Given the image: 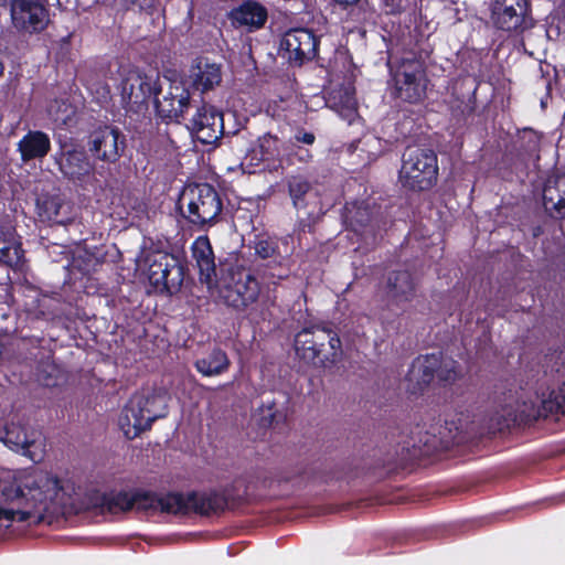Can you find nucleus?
Instances as JSON below:
<instances>
[{"instance_id":"f257e3e1","label":"nucleus","mask_w":565,"mask_h":565,"mask_svg":"<svg viewBox=\"0 0 565 565\" xmlns=\"http://www.w3.org/2000/svg\"><path fill=\"white\" fill-rule=\"evenodd\" d=\"M73 509L71 488L56 476L39 469L0 472V526L51 522Z\"/></svg>"},{"instance_id":"f03ea898","label":"nucleus","mask_w":565,"mask_h":565,"mask_svg":"<svg viewBox=\"0 0 565 565\" xmlns=\"http://www.w3.org/2000/svg\"><path fill=\"white\" fill-rule=\"evenodd\" d=\"M295 350L305 361L328 367L342 355L339 335L324 327L305 328L296 334Z\"/></svg>"},{"instance_id":"7ed1b4c3","label":"nucleus","mask_w":565,"mask_h":565,"mask_svg":"<svg viewBox=\"0 0 565 565\" xmlns=\"http://www.w3.org/2000/svg\"><path fill=\"white\" fill-rule=\"evenodd\" d=\"M167 395L161 392L134 395L124 407L119 427L129 439L149 429L151 424L167 413Z\"/></svg>"},{"instance_id":"20e7f679","label":"nucleus","mask_w":565,"mask_h":565,"mask_svg":"<svg viewBox=\"0 0 565 565\" xmlns=\"http://www.w3.org/2000/svg\"><path fill=\"white\" fill-rule=\"evenodd\" d=\"M184 216L193 224L205 226L216 222L222 212V201L216 190L206 183L186 185L179 199Z\"/></svg>"},{"instance_id":"39448f33","label":"nucleus","mask_w":565,"mask_h":565,"mask_svg":"<svg viewBox=\"0 0 565 565\" xmlns=\"http://www.w3.org/2000/svg\"><path fill=\"white\" fill-rule=\"evenodd\" d=\"M137 270L160 290H171L182 282V267L173 255L154 249H145L136 260Z\"/></svg>"},{"instance_id":"423d86ee","label":"nucleus","mask_w":565,"mask_h":565,"mask_svg":"<svg viewBox=\"0 0 565 565\" xmlns=\"http://www.w3.org/2000/svg\"><path fill=\"white\" fill-rule=\"evenodd\" d=\"M437 156L429 149L408 147L402 159L399 181L411 190H427L437 180Z\"/></svg>"},{"instance_id":"0eeeda50","label":"nucleus","mask_w":565,"mask_h":565,"mask_svg":"<svg viewBox=\"0 0 565 565\" xmlns=\"http://www.w3.org/2000/svg\"><path fill=\"white\" fill-rule=\"evenodd\" d=\"M0 440L12 451L26 457L34 463L42 462L47 454L45 436L40 430L21 423L8 424Z\"/></svg>"},{"instance_id":"6e6552de","label":"nucleus","mask_w":565,"mask_h":565,"mask_svg":"<svg viewBox=\"0 0 565 565\" xmlns=\"http://www.w3.org/2000/svg\"><path fill=\"white\" fill-rule=\"evenodd\" d=\"M435 374L441 381H454L457 377L456 362L450 359L441 361L437 354L418 356L412 363L406 376L408 390L413 393L423 390L433 381Z\"/></svg>"},{"instance_id":"1a4fd4ad","label":"nucleus","mask_w":565,"mask_h":565,"mask_svg":"<svg viewBox=\"0 0 565 565\" xmlns=\"http://www.w3.org/2000/svg\"><path fill=\"white\" fill-rule=\"evenodd\" d=\"M395 95L408 103H418L426 96L427 77L424 65L416 58L403 60L393 73Z\"/></svg>"},{"instance_id":"9d476101","label":"nucleus","mask_w":565,"mask_h":565,"mask_svg":"<svg viewBox=\"0 0 565 565\" xmlns=\"http://www.w3.org/2000/svg\"><path fill=\"white\" fill-rule=\"evenodd\" d=\"M163 78L167 87L162 98L156 99L157 111L162 118L178 119L189 108L190 92L178 74L171 73Z\"/></svg>"},{"instance_id":"9b49d317","label":"nucleus","mask_w":565,"mask_h":565,"mask_svg":"<svg viewBox=\"0 0 565 565\" xmlns=\"http://www.w3.org/2000/svg\"><path fill=\"white\" fill-rule=\"evenodd\" d=\"M158 77L141 74L136 68H121L119 89L124 102L141 104L159 93Z\"/></svg>"},{"instance_id":"f8f14e48","label":"nucleus","mask_w":565,"mask_h":565,"mask_svg":"<svg viewBox=\"0 0 565 565\" xmlns=\"http://www.w3.org/2000/svg\"><path fill=\"white\" fill-rule=\"evenodd\" d=\"M318 41L308 29L297 28L287 31L280 41V51L295 65H302L317 55Z\"/></svg>"},{"instance_id":"ddd939ff","label":"nucleus","mask_w":565,"mask_h":565,"mask_svg":"<svg viewBox=\"0 0 565 565\" xmlns=\"http://www.w3.org/2000/svg\"><path fill=\"white\" fill-rule=\"evenodd\" d=\"M220 296L226 305L242 309L257 300L259 284L253 275L241 271L223 286Z\"/></svg>"},{"instance_id":"4468645a","label":"nucleus","mask_w":565,"mask_h":565,"mask_svg":"<svg viewBox=\"0 0 565 565\" xmlns=\"http://www.w3.org/2000/svg\"><path fill=\"white\" fill-rule=\"evenodd\" d=\"M190 129L200 142L213 145L224 132L223 115L214 106L203 105L193 116Z\"/></svg>"},{"instance_id":"2eb2a0df","label":"nucleus","mask_w":565,"mask_h":565,"mask_svg":"<svg viewBox=\"0 0 565 565\" xmlns=\"http://www.w3.org/2000/svg\"><path fill=\"white\" fill-rule=\"evenodd\" d=\"M124 148V137L116 127H100L90 135L89 150L98 160L116 162Z\"/></svg>"},{"instance_id":"dca6fc26","label":"nucleus","mask_w":565,"mask_h":565,"mask_svg":"<svg viewBox=\"0 0 565 565\" xmlns=\"http://www.w3.org/2000/svg\"><path fill=\"white\" fill-rule=\"evenodd\" d=\"M527 7L526 0H491V20L498 29L519 30L525 23Z\"/></svg>"},{"instance_id":"f3484780","label":"nucleus","mask_w":565,"mask_h":565,"mask_svg":"<svg viewBox=\"0 0 565 565\" xmlns=\"http://www.w3.org/2000/svg\"><path fill=\"white\" fill-rule=\"evenodd\" d=\"M211 509L210 500L195 492L188 494L168 493L160 495L159 512L170 514L207 513Z\"/></svg>"},{"instance_id":"a211bd4d","label":"nucleus","mask_w":565,"mask_h":565,"mask_svg":"<svg viewBox=\"0 0 565 565\" xmlns=\"http://www.w3.org/2000/svg\"><path fill=\"white\" fill-rule=\"evenodd\" d=\"M24 252L21 237L10 221L0 222V264L12 268L22 265Z\"/></svg>"},{"instance_id":"6ab92c4d","label":"nucleus","mask_w":565,"mask_h":565,"mask_svg":"<svg viewBox=\"0 0 565 565\" xmlns=\"http://www.w3.org/2000/svg\"><path fill=\"white\" fill-rule=\"evenodd\" d=\"M61 172L74 182H83L92 175L94 166L83 150L72 149L63 152L58 160Z\"/></svg>"},{"instance_id":"aec40b11","label":"nucleus","mask_w":565,"mask_h":565,"mask_svg":"<svg viewBox=\"0 0 565 565\" xmlns=\"http://www.w3.org/2000/svg\"><path fill=\"white\" fill-rule=\"evenodd\" d=\"M355 89L351 83H345L329 93L327 105L341 118L352 124L358 118V103L354 97Z\"/></svg>"},{"instance_id":"412c9836","label":"nucleus","mask_w":565,"mask_h":565,"mask_svg":"<svg viewBox=\"0 0 565 565\" xmlns=\"http://www.w3.org/2000/svg\"><path fill=\"white\" fill-rule=\"evenodd\" d=\"M189 78L195 89L202 93L211 90L222 81L221 65L206 58L199 60L191 66Z\"/></svg>"},{"instance_id":"4be33fe9","label":"nucleus","mask_w":565,"mask_h":565,"mask_svg":"<svg viewBox=\"0 0 565 565\" xmlns=\"http://www.w3.org/2000/svg\"><path fill=\"white\" fill-rule=\"evenodd\" d=\"M234 24L249 30L259 29L267 20V9L256 1H245L231 12Z\"/></svg>"},{"instance_id":"5701e85b","label":"nucleus","mask_w":565,"mask_h":565,"mask_svg":"<svg viewBox=\"0 0 565 565\" xmlns=\"http://www.w3.org/2000/svg\"><path fill=\"white\" fill-rule=\"evenodd\" d=\"M51 149L50 137L39 130L29 131L19 142L18 150L22 161L44 158Z\"/></svg>"},{"instance_id":"b1692460","label":"nucleus","mask_w":565,"mask_h":565,"mask_svg":"<svg viewBox=\"0 0 565 565\" xmlns=\"http://www.w3.org/2000/svg\"><path fill=\"white\" fill-rule=\"evenodd\" d=\"M192 255L201 274V279L210 282L215 274L212 247L207 237H198L192 245Z\"/></svg>"},{"instance_id":"393cba45","label":"nucleus","mask_w":565,"mask_h":565,"mask_svg":"<svg viewBox=\"0 0 565 565\" xmlns=\"http://www.w3.org/2000/svg\"><path fill=\"white\" fill-rule=\"evenodd\" d=\"M195 367L203 376H217L228 370L230 360L224 351L214 349L207 355L198 359Z\"/></svg>"},{"instance_id":"a878e982","label":"nucleus","mask_w":565,"mask_h":565,"mask_svg":"<svg viewBox=\"0 0 565 565\" xmlns=\"http://www.w3.org/2000/svg\"><path fill=\"white\" fill-rule=\"evenodd\" d=\"M280 154V141L277 137L265 135L258 139L256 148L252 149L246 159L250 157V164H257L260 161L275 160Z\"/></svg>"},{"instance_id":"bb28decb","label":"nucleus","mask_w":565,"mask_h":565,"mask_svg":"<svg viewBox=\"0 0 565 565\" xmlns=\"http://www.w3.org/2000/svg\"><path fill=\"white\" fill-rule=\"evenodd\" d=\"M392 296L401 300H408L414 291V281L406 270L394 273L388 278Z\"/></svg>"},{"instance_id":"cd10ccee","label":"nucleus","mask_w":565,"mask_h":565,"mask_svg":"<svg viewBox=\"0 0 565 565\" xmlns=\"http://www.w3.org/2000/svg\"><path fill=\"white\" fill-rule=\"evenodd\" d=\"M553 413H565V384L552 391L547 397H543L541 406L530 415L542 416Z\"/></svg>"},{"instance_id":"c85d7f7f","label":"nucleus","mask_w":565,"mask_h":565,"mask_svg":"<svg viewBox=\"0 0 565 565\" xmlns=\"http://www.w3.org/2000/svg\"><path fill=\"white\" fill-rule=\"evenodd\" d=\"M288 192L296 209L306 206V195L311 190V184L307 178L302 175H291L287 180Z\"/></svg>"},{"instance_id":"c756f323","label":"nucleus","mask_w":565,"mask_h":565,"mask_svg":"<svg viewBox=\"0 0 565 565\" xmlns=\"http://www.w3.org/2000/svg\"><path fill=\"white\" fill-rule=\"evenodd\" d=\"M134 494L120 492L114 495H103L102 508L110 513L125 512L134 509Z\"/></svg>"},{"instance_id":"7c9ffc66","label":"nucleus","mask_w":565,"mask_h":565,"mask_svg":"<svg viewBox=\"0 0 565 565\" xmlns=\"http://www.w3.org/2000/svg\"><path fill=\"white\" fill-rule=\"evenodd\" d=\"M36 206L38 214L43 221H55L62 205L57 198H45L39 200Z\"/></svg>"},{"instance_id":"2f4dec72","label":"nucleus","mask_w":565,"mask_h":565,"mask_svg":"<svg viewBox=\"0 0 565 565\" xmlns=\"http://www.w3.org/2000/svg\"><path fill=\"white\" fill-rule=\"evenodd\" d=\"M134 509L142 511H159L160 495L142 492L134 494Z\"/></svg>"},{"instance_id":"473e14b6","label":"nucleus","mask_w":565,"mask_h":565,"mask_svg":"<svg viewBox=\"0 0 565 565\" xmlns=\"http://www.w3.org/2000/svg\"><path fill=\"white\" fill-rule=\"evenodd\" d=\"M556 188L559 192V198L556 202H554V198L552 195V188L550 185L545 186L543 191V196L546 202H551L554 207L562 214V210L565 209V175L558 177L556 180Z\"/></svg>"},{"instance_id":"72a5a7b5","label":"nucleus","mask_w":565,"mask_h":565,"mask_svg":"<svg viewBox=\"0 0 565 565\" xmlns=\"http://www.w3.org/2000/svg\"><path fill=\"white\" fill-rule=\"evenodd\" d=\"M49 115L55 121L66 122L72 115L71 106L64 100H54L47 108Z\"/></svg>"},{"instance_id":"f704fd0d","label":"nucleus","mask_w":565,"mask_h":565,"mask_svg":"<svg viewBox=\"0 0 565 565\" xmlns=\"http://www.w3.org/2000/svg\"><path fill=\"white\" fill-rule=\"evenodd\" d=\"M255 252L260 258H270L276 254V244L271 239H260L255 245Z\"/></svg>"},{"instance_id":"c9c22d12","label":"nucleus","mask_w":565,"mask_h":565,"mask_svg":"<svg viewBox=\"0 0 565 565\" xmlns=\"http://www.w3.org/2000/svg\"><path fill=\"white\" fill-rule=\"evenodd\" d=\"M348 14L352 21L358 23L366 22L372 15L370 11L363 8L362 3L352 6Z\"/></svg>"},{"instance_id":"e433bc0d","label":"nucleus","mask_w":565,"mask_h":565,"mask_svg":"<svg viewBox=\"0 0 565 565\" xmlns=\"http://www.w3.org/2000/svg\"><path fill=\"white\" fill-rule=\"evenodd\" d=\"M92 94H96V98L98 103H105L110 97V90L107 86H100V87H90L89 88Z\"/></svg>"},{"instance_id":"4c0bfd02","label":"nucleus","mask_w":565,"mask_h":565,"mask_svg":"<svg viewBox=\"0 0 565 565\" xmlns=\"http://www.w3.org/2000/svg\"><path fill=\"white\" fill-rule=\"evenodd\" d=\"M295 139L298 142H302V143H306V145H312L315 142L316 137L311 132L298 131L295 135Z\"/></svg>"},{"instance_id":"58836bf2","label":"nucleus","mask_w":565,"mask_h":565,"mask_svg":"<svg viewBox=\"0 0 565 565\" xmlns=\"http://www.w3.org/2000/svg\"><path fill=\"white\" fill-rule=\"evenodd\" d=\"M337 2L345 6H352L355 4L359 0H335Z\"/></svg>"},{"instance_id":"ea45409f","label":"nucleus","mask_w":565,"mask_h":565,"mask_svg":"<svg viewBox=\"0 0 565 565\" xmlns=\"http://www.w3.org/2000/svg\"><path fill=\"white\" fill-rule=\"evenodd\" d=\"M322 349H323V351L321 352V355H322L323 353H329V352H330V345L328 344V341H326V347H324V348H322Z\"/></svg>"},{"instance_id":"a19ab883","label":"nucleus","mask_w":565,"mask_h":565,"mask_svg":"<svg viewBox=\"0 0 565 565\" xmlns=\"http://www.w3.org/2000/svg\"><path fill=\"white\" fill-rule=\"evenodd\" d=\"M3 73V65L2 63L0 62V75Z\"/></svg>"}]
</instances>
